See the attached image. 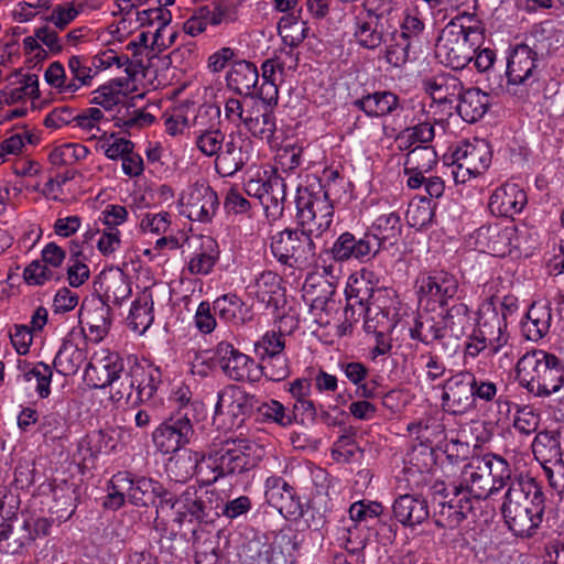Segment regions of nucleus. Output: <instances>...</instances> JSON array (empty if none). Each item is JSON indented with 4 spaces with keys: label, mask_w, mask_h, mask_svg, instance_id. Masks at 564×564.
<instances>
[{
    "label": "nucleus",
    "mask_w": 564,
    "mask_h": 564,
    "mask_svg": "<svg viewBox=\"0 0 564 564\" xmlns=\"http://www.w3.org/2000/svg\"><path fill=\"white\" fill-rule=\"evenodd\" d=\"M52 492L53 505L50 507V513L59 523L65 522L72 518L76 510L78 487L74 482L63 480L52 487Z\"/></svg>",
    "instance_id": "obj_37"
},
{
    "label": "nucleus",
    "mask_w": 564,
    "mask_h": 564,
    "mask_svg": "<svg viewBox=\"0 0 564 564\" xmlns=\"http://www.w3.org/2000/svg\"><path fill=\"white\" fill-rule=\"evenodd\" d=\"M88 153L89 150L83 144L64 143L52 150L50 161L54 165H70L84 160Z\"/></svg>",
    "instance_id": "obj_60"
},
{
    "label": "nucleus",
    "mask_w": 564,
    "mask_h": 564,
    "mask_svg": "<svg viewBox=\"0 0 564 564\" xmlns=\"http://www.w3.org/2000/svg\"><path fill=\"white\" fill-rule=\"evenodd\" d=\"M265 499L285 519L297 520L303 517V506L295 488L282 477L270 476L267 478Z\"/></svg>",
    "instance_id": "obj_16"
},
{
    "label": "nucleus",
    "mask_w": 564,
    "mask_h": 564,
    "mask_svg": "<svg viewBox=\"0 0 564 564\" xmlns=\"http://www.w3.org/2000/svg\"><path fill=\"white\" fill-rule=\"evenodd\" d=\"M455 447L467 449V445L459 441H451L445 445L444 452L449 463L454 464L455 482L462 485V491L470 499H488L505 488L512 478L509 463L501 456L486 454L473 457L463 467L456 466L458 454ZM447 466H451L448 464Z\"/></svg>",
    "instance_id": "obj_1"
},
{
    "label": "nucleus",
    "mask_w": 564,
    "mask_h": 564,
    "mask_svg": "<svg viewBox=\"0 0 564 564\" xmlns=\"http://www.w3.org/2000/svg\"><path fill=\"white\" fill-rule=\"evenodd\" d=\"M528 203L527 193L513 183H506L494 191L488 207L497 217H513Z\"/></svg>",
    "instance_id": "obj_26"
},
{
    "label": "nucleus",
    "mask_w": 564,
    "mask_h": 564,
    "mask_svg": "<svg viewBox=\"0 0 564 564\" xmlns=\"http://www.w3.org/2000/svg\"><path fill=\"white\" fill-rule=\"evenodd\" d=\"M321 286H323L324 292L321 295L313 296L312 293H308L307 304L310 305L311 313L314 315L315 319L321 323H328L324 321V315L328 316L329 311L333 308L335 301L332 300V295L335 293L333 285L327 281L322 279Z\"/></svg>",
    "instance_id": "obj_58"
},
{
    "label": "nucleus",
    "mask_w": 564,
    "mask_h": 564,
    "mask_svg": "<svg viewBox=\"0 0 564 564\" xmlns=\"http://www.w3.org/2000/svg\"><path fill=\"white\" fill-rule=\"evenodd\" d=\"M501 505L509 530L518 536H532L542 522L545 497L542 486L529 475L512 477Z\"/></svg>",
    "instance_id": "obj_2"
},
{
    "label": "nucleus",
    "mask_w": 564,
    "mask_h": 564,
    "mask_svg": "<svg viewBox=\"0 0 564 564\" xmlns=\"http://www.w3.org/2000/svg\"><path fill=\"white\" fill-rule=\"evenodd\" d=\"M352 105L369 118L395 116L403 110V101L390 90H377L356 99Z\"/></svg>",
    "instance_id": "obj_28"
},
{
    "label": "nucleus",
    "mask_w": 564,
    "mask_h": 564,
    "mask_svg": "<svg viewBox=\"0 0 564 564\" xmlns=\"http://www.w3.org/2000/svg\"><path fill=\"white\" fill-rule=\"evenodd\" d=\"M268 186L269 189L259 203L264 208L267 217L276 220L283 215L286 184L280 175L274 173L268 177Z\"/></svg>",
    "instance_id": "obj_44"
},
{
    "label": "nucleus",
    "mask_w": 564,
    "mask_h": 564,
    "mask_svg": "<svg viewBox=\"0 0 564 564\" xmlns=\"http://www.w3.org/2000/svg\"><path fill=\"white\" fill-rule=\"evenodd\" d=\"M281 278L272 272H262L254 281L253 284L249 285L250 293L253 294L259 302L267 305H276L274 295L280 291Z\"/></svg>",
    "instance_id": "obj_51"
},
{
    "label": "nucleus",
    "mask_w": 564,
    "mask_h": 564,
    "mask_svg": "<svg viewBox=\"0 0 564 564\" xmlns=\"http://www.w3.org/2000/svg\"><path fill=\"white\" fill-rule=\"evenodd\" d=\"M479 37L480 34L477 29L466 28L451 21L437 37L435 44L436 56L447 66L454 69H463L473 61Z\"/></svg>",
    "instance_id": "obj_8"
},
{
    "label": "nucleus",
    "mask_w": 564,
    "mask_h": 564,
    "mask_svg": "<svg viewBox=\"0 0 564 564\" xmlns=\"http://www.w3.org/2000/svg\"><path fill=\"white\" fill-rule=\"evenodd\" d=\"M532 452L542 466L562 458L560 433L556 431L539 432L532 442Z\"/></svg>",
    "instance_id": "obj_46"
},
{
    "label": "nucleus",
    "mask_w": 564,
    "mask_h": 564,
    "mask_svg": "<svg viewBox=\"0 0 564 564\" xmlns=\"http://www.w3.org/2000/svg\"><path fill=\"white\" fill-rule=\"evenodd\" d=\"M285 348L284 335L281 332H267L256 344V354L264 360L265 357L283 354Z\"/></svg>",
    "instance_id": "obj_62"
},
{
    "label": "nucleus",
    "mask_w": 564,
    "mask_h": 564,
    "mask_svg": "<svg viewBox=\"0 0 564 564\" xmlns=\"http://www.w3.org/2000/svg\"><path fill=\"white\" fill-rule=\"evenodd\" d=\"M85 351L77 347L70 339H64L59 347L54 366L59 368V372L64 375L75 373L85 361Z\"/></svg>",
    "instance_id": "obj_50"
},
{
    "label": "nucleus",
    "mask_w": 564,
    "mask_h": 564,
    "mask_svg": "<svg viewBox=\"0 0 564 564\" xmlns=\"http://www.w3.org/2000/svg\"><path fill=\"white\" fill-rule=\"evenodd\" d=\"M12 502H15L13 495L3 496L0 500V518L10 521L0 527V552L6 554H17L29 544V535H25L21 524L12 523L13 519L17 521L15 510L18 509Z\"/></svg>",
    "instance_id": "obj_20"
},
{
    "label": "nucleus",
    "mask_w": 564,
    "mask_h": 564,
    "mask_svg": "<svg viewBox=\"0 0 564 564\" xmlns=\"http://www.w3.org/2000/svg\"><path fill=\"white\" fill-rule=\"evenodd\" d=\"M370 238L378 243V252L388 246H394L402 231L401 218L397 213L379 216L366 230Z\"/></svg>",
    "instance_id": "obj_38"
},
{
    "label": "nucleus",
    "mask_w": 564,
    "mask_h": 564,
    "mask_svg": "<svg viewBox=\"0 0 564 564\" xmlns=\"http://www.w3.org/2000/svg\"><path fill=\"white\" fill-rule=\"evenodd\" d=\"M307 28L300 21V14H286L278 23V32L283 43L290 47L288 55L292 56L293 48L297 47L305 39Z\"/></svg>",
    "instance_id": "obj_47"
},
{
    "label": "nucleus",
    "mask_w": 564,
    "mask_h": 564,
    "mask_svg": "<svg viewBox=\"0 0 564 564\" xmlns=\"http://www.w3.org/2000/svg\"><path fill=\"white\" fill-rule=\"evenodd\" d=\"M552 308L549 303L534 302L527 312L525 319L521 322V332L525 339L539 341L550 330Z\"/></svg>",
    "instance_id": "obj_35"
},
{
    "label": "nucleus",
    "mask_w": 564,
    "mask_h": 564,
    "mask_svg": "<svg viewBox=\"0 0 564 564\" xmlns=\"http://www.w3.org/2000/svg\"><path fill=\"white\" fill-rule=\"evenodd\" d=\"M435 501L433 518L436 527L454 530L473 511V501L462 491V485L455 482L454 464L444 467V478L431 487Z\"/></svg>",
    "instance_id": "obj_6"
},
{
    "label": "nucleus",
    "mask_w": 564,
    "mask_h": 564,
    "mask_svg": "<svg viewBox=\"0 0 564 564\" xmlns=\"http://www.w3.org/2000/svg\"><path fill=\"white\" fill-rule=\"evenodd\" d=\"M377 17L359 12L355 17L352 36L357 44L367 50H376L384 42L386 23Z\"/></svg>",
    "instance_id": "obj_34"
},
{
    "label": "nucleus",
    "mask_w": 564,
    "mask_h": 564,
    "mask_svg": "<svg viewBox=\"0 0 564 564\" xmlns=\"http://www.w3.org/2000/svg\"><path fill=\"white\" fill-rule=\"evenodd\" d=\"M514 236V226L499 224L481 226L473 234L476 248L495 257H505L511 252Z\"/></svg>",
    "instance_id": "obj_21"
},
{
    "label": "nucleus",
    "mask_w": 564,
    "mask_h": 564,
    "mask_svg": "<svg viewBox=\"0 0 564 564\" xmlns=\"http://www.w3.org/2000/svg\"><path fill=\"white\" fill-rule=\"evenodd\" d=\"M96 297L101 299L109 307L120 306L131 295V285L127 274L122 270L104 273L95 283Z\"/></svg>",
    "instance_id": "obj_32"
},
{
    "label": "nucleus",
    "mask_w": 564,
    "mask_h": 564,
    "mask_svg": "<svg viewBox=\"0 0 564 564\" xmlns=\"http://www.w3.org/2000/svg\"><path fill=\"white\" fill-rule=\"evenodd\" d=\"M240 3L241 0H219L195 10L207 29L237 20Z\"/></svg>",
    "instance_id": "obj_42"
},
{
    "label": "nucleus",
    "mask_w": 564,
    "mask_h": 564,
    "mask_svg": "<svg viewBox=\"0 0 564 564\" xmlns=\"http://www.w3.org/2000/svg\"><path fill=\"white\" fill-rule=\"evenodd\" d=\"M295 204L297 221L302 228L315 237L322 236L329 229L334 207L328 193L321 185L316 192L308 187H299Z\"/></svg>",
    "instance_id": "obj_9"
},
{
    "label": "nucleus",
    "mask_w": 564,
    "mask_h": 564,
    "mask_svg": "<svg viewBox=\"0 0 564 564\" xmlns=\"http://www.w3.org/2000/svg\"><path fill=\"white\" fill-rule=\"evenodd\" d=\"M180 509L185 510L197 522H207L206 502L198 496L195 486H188L178 497Z\"/></svg>",
    "instance_id": "obj_57"
},
{
    "label": "nucleus",
    "mask_w": 564,
    "mask_h": 564,
    "mask_svg": "<svg viewBox=\"0 0 564 564\" xmlns=\"http://www.w3.org/2000/svg\"><path fill=\"white\" fill-rule=\"evenodd\" d=\"M419 282V301L425 310L434 311L435 306L444 310L454 300H459V282L451 272L435 270L422 276Z\"/></svg>",
    "instance_id": "obj_11"
},
{
    "label": "nucleus",
    "mask_w": 564,
    "mask_h": 564,
    "mask_svg": "<svg viewBox=\"0 0 564 564\" xmlns=\"http://www.w3.org/2000/svg\"><path fill=\"white\" fill-rule=\"evenodd\" d=\"M435 137L433 123L429 121L420 122L409 127L397 135V142L401 151L409 150L415 143H429Z\"/></svg>",
    "instance_id": "obj_52"
},
{
    "label": "nucleus",
    "mask_w": 564,
    "mask_h": 564,
    "mask_svg": "<svg viewBox=\"0 0 564 564\" xmlns=\"http://www.w3.org/2000/svg\"><path fill=\"white\" fill-rule=\"evenodd\" d=\"M23 279L29 285L40 286L48 281L57 280L58 276L53 269L36 259L24 268Z\"/></svg>",
    "instance_id": "obj_64"
},
{
    "label": "nucleus",
    "mask_w": 564,
    "mask_h": 564,
    "mask_svg": "<svg viewBox=\"0 0 564 564\" xmlns=\"http://www.w3.org/2000/svg\"><path fill=\"white\" fill-rule=\"evenodd\" d=\"M476 328L491 344V354L503 352L508 356L512 352V348L507 346L508 335L506 333L507 325L503 317H499L498 311H489L480 313L476 317Z\"/></svg>",
    "instance_id": "obj_30"
},
{
    "label": "nucleus",
    "mask_w": 564,
    "mask_h": 564,
    "mask_svg": "<svg viewBox=\"0 0 564 564\" xmlns=\"http://www.w3.org/2000/svg\"><path fill=\"white\" fill-rule=\"evenodd\" d=\"M355 431L350 427L334 443L332 448V457L337 463L347 464L362 456V451L355 438Z\"/></svg>",
    "instance_id": "obj_55"
},
{
    "label": "nucleus",
    "mask_w": 564,
    "mask_h": 564,
    "mask_svg": "<svg viewBox=\"0 0 564 564\" xmlns=\"http://www.w3.org/2000/svg\"><path fill=\"white\" fill-rule=\"evenodd\" d=\"M153 294L151 288H144L132 302L127 322L129 327L143 334L153 323Z\"/></svg>",
    "instance_id": "obj_41"
},
{
    "label": "nucleus",
    "mask_w": 564,
    "mask_h": 564,
    "mask_svg": "<svg viewBox=\"0 0 564 564\" xmlns=\"http://www.w3.org/2000/svg\"><path fill=\"white\" fill-rule=\"evenodd\" d=\"M259 80L257 66L248 61L235 62L227 75V85L239 95L250 97Z\"/></svg>",
    "instance_id": "obj_40"
},
{
    "label": "nucleus",
    "mask_w": 564,
    "mask_h": 564,
    "mask_svg": "<svg viewBox=\"0 0 564 564\" xmlns=\"http://www.w3.org/2000/svg\"><path fill=\"white\" fill-rule=\"evenodd\" d=\"M313 235L301 229H284L271 238V251L283 264L303 268L311 264L315 258Z\"/></svg>",
    "instance_id": "obj_10"
},
{
    "label": "nucleus",
    "mask_w": 564,
    "mask_h": 564,
    "mask_svg": "<svg viewBox=\"0 0 564 564\" xmlns=\"http://www.w3.org/2000/svg\"><path fill=\"white\" fill-rule=\"evenodd\" d=\"M438 162L436 151L431 145H417L409 149L404 162V173L409 176L406 184L411 189L421 188L424 175L431 172Z\"/></svg>",
    "instance_id": "obj_25"
},
{
    "label": "nucleus",
    "mask_w": 564,
    "mask_h": 564,
    "mask_svg": "<svg viewBox=\"0 0 564 564\" xmlns=\"http://www.w3.org/2000/svg\"><path fill=\"white\" fill-rule=\"evenodd\" d=\"M181 215L192 221L209 223L219 207L217 193L204 183H195L180 198Z\"/></svg>",
    "instance_id": "obj_14"
},
{
    "label": "nucleus",
    "mask_w": 564,
    "mask_h": 564,
    "mask_svg": "<svg viewBox=\"0 0 564 564\" xmlns=\"http://www.w3.org/2000/svg\"><path fill=\"white\" fill-rule=\"evenodd\" d=\"M392 513L403 527L413 528L429 519L430 509L427 500L422 495L404 494L394 499Z\"/></svg>",
    "instance_id": "obj_29"
},
{
    "label": "nucleus",
    "mask_w": 564,
    "mask_h": 564,
    "mask_svg": "<svg viewBox=\"0 0 564 564\" xmlns=\"http://www.w3.org/2000/svg\"><path fill=\"white\" fill-rule=\"evenodd\" d=\"M68 68L73 75V78L68 80L66 91L74 93L82 86H89L94 78L91 66L87 64V58L83 56L73 55L68 59Z\"/></svg>",
    "instance_id": "obj_56"
},
{
    "label": "nucleus",
    "mask_w": 564,
    "mask_h": 564,
    "mask_svg": "<svg viewBox=\"0 0 564 564\" xmlns=\"http://www.w3.org/2000/svg\"><path fill=\"white\" fill-rule=\"evenodd\" d=\"M454 162H462L467 170L482 174L491 163V151L488 143L481 139L460 142L453 151Z\"/></svg>",
    "instance_id": "obj_33"
},
{
    "label": "nucleus",
    "mask_w": 564,
    "mask_h": 564,
    "mask_svg": "<svg viewBox=\"0 0 564 564\" xmlns=\"http://www.w3.org/2000/svg\"><path fill=\"white\" fill-rule=\"evenodd\" d=\"M194 433L188 412L176 411L153 431L152 440L159 452L172 454L187 445Z\"/></svg>",
    "instance_id": "obj_13"
},
{
    "label": "nucleus",
    "mask_w": 564,
    "mask_h": 564,
    "mask_svg": "<svg viewBox=\"0 0 564 564\" xmlns=\"http://www.w3.org/2000/svg\"><path fill=\"white\" fill-rule=\"evenodd\" d=\"M160 383V371L137 360L129 362L109 384V399L115 404L137 406L153 398Z\"/></svg>",
    "instance_id": "obj_7"
},
{
    "label": "nucleus",
    "mask_w": 564,
    "mask_h": 564,
    "mask_svg": "<svg viewBox=\"0 0 564 564\" xmlns=\"http://www.w3.org/2000/svg\"><path fill=\"white\" fill-rule=\"evenodd\" d=\"M242 306V301L235 294H225L213 302L215 315L225 322L236 324L243 322V318L239 315Z\"/></svg>",
    "instance_id": "obj_59"
},
{
    "label": "nucleus",
    "mask_w": 564,
    "mask_h": 564,
    "mask_svg": "<svg viewBox=\"0 0 564 564\" xmlns=\"http://www.w3.org/2000/svg\"><path fill=\"white\" fill-rule=\"evenodd\" d=\"M263 362L261 371L268 380L279 382L289 377V360L284 354L265 357Z\"/></svg>",
    "instance_id": "obj_63"
},
{
    "label": "nucleus",
    "mask_w": 564,
    "mask_h": 564,
    "mask_svg": "<svg viewBox=\"0 0 564 564\" xmlns=\"http://www.w3.org/2000/svg\"><path fill=\"white\" fill-rule=\"evenodd\" d=\"M442 406L455 415L465 414L477 408L473 398L470 371H459L451 376L442 386Z\"/></svg>",
    "instance_id": "obj_15"
},
{
    "label": "nucleus",
    "mask_w": 564,
    "mask_h": 564,
    "mask_svg": "<svg viewBox=\"0 0 564 564\" xmlns=\"http://www.w3.org/2000/svg\"><path fill=\"white\" fill-rule=\"evenodd\" d=\"M367 528V524L354 523L341 530L343 536L340 539L344 542V546L349 554L356 555L357 564H365L366 562L364 550L369 540Z\"/></svg>",
    "instance_id": "obj_48"
},
{
    "label": "nucleus",
    "mask_w": 564,
    "mask_h": 564,
    "mask_svg": "<svg viewBox=\"0 0 564 564\" xmlns=\"http://www.w3.org/2000/svg\"><path fill=\"white\" fill-rule=\"evenodd\" d=\"M393 292L388 289H373L370 283L364 279H355L348 283L346 289L347 305L345 308L346 319L354 318L356 307L361 312L371 303L393 302Z\"/></svg>",
    "instance_id": "obj_23"
},
{
    "label": "nucleus",
    "mask_w": 564,
    "mask_h": 564,
    "mask_svg": "<svg viewBox=\"0 0 564 564\" xmlns=\"http://www.w3.org/2000/svg\"><path fill=\"white\" fill-rule=\"evenodd\" d=\"M475 324L476 317L469 306L457 302L442 310L437 316L420 313L410 328V337L427 346L440 344L447 348L452 345L455 349L474 329Z\"/></svg>",
    "instance_id": "obj_3"
},
{
    "label": "nucleus",
    "mask_w": 564,
    "mask_h": 564,
    "mask_svg": "<svg viewBox=\"0 0 564 564\" xmlns=\"http://www.w3.org/2000/svg\"><path fill=\"white\" fill-rule=\"evenodd\" d=\"M262 455V448L246 438H226L215 442L205 452L203 465L206 485L215 484L218 479L241 475L254 469Z\"/></svg>",
    "instance_id": "obj_4"
},
{
    "label": "nucleus",
    "mask_w": 564,
    "mask_h": 564,
    "mask_svg": "<svg viewBox=\"0 0 564 564\" xmlns=\"http://www.w3.org/2000/svg\"><path fill=\"white\" fill-rule=\"evenodd\" d=\"M243 124L254 138L268 143L272 142L276 129L272 110L265 109L264 112L256 116H253L252 110H247Z\"/></svg>",
    "instance_id": "obj_49"
},
{
    "label": "nucleus",
    "mask_w": 564,
    "mask_h": 564,
    "mask_svg": "<svg viewBox=\"0 0 564 564\" xmlns=\"http://www.w3.org/2000/svg\"><path fill=\"white\" fill-rule=\"evenodd\" d=\"M123 368H126L124 360L118 352L101 349L91 357L85 375L91 388L105 389L107 384L118 378Z\"/></svg>",
    "instance_id": "obj_19"
},
{
    "label": "nucleus",
    "mask_w": 564,
    "mask_h": 564,
    "mask_svg": "<svg viewBox=\"0 0 564 564\" xmlns=\"http://www.w3.org/2000/svg\"><path fill=\"white\" fill-rule=\"evenodd\" d=\"M491 102L489 94L477 87H471L459 93L457 111L466 122H476L488 111Z\"/></svg>",
    "instance_id": "obj_39"
},
{
    "label": "nucleus",
    "mask_w": 564,
    "mask_h": 564,
    "mask_svg": "<svg viewBox=\"0 0 564 564\" xmlns=\"http://www.w3.org/2000/svg\"><path fill=\"white\" fill-rule=\"evenodd\" d=\"M214 359L223 372L235 381L252 380L251 368L258 367L253 359L228 341L218 343Z\"/></svg>",
    "instance_id": "obj_22"
},
{
    "label": "nucleus",
    "mask_w": 564,
    "mask_h": 564,
    "mask_svg": "<svg viewBox=\"0 0 564 564\" xmlns=\"http://www.w3.org/2000/svg\"><path fill=\"white\" fill-rule=\"evenodd\" d=\"M205 460V452L184 451L170 458L169 475L177 482H184L197 476L206 485V475L203 473V465L206 466Z\"/></svg>",
    "instance_id": "obj_31"
},
{
    "label": "nucleus",
    "mask_w": 564,
    "mask_h": 564,
    "mask_svg": "<svg viewBox=\"0 0 564 564\" xmlns=\"http://www.w3.org/2000/svg\"><path fill=\"white\" fill-rule=\"evenodd\" d=\"M258 400L237 386H228L218 392L215 414L232 417V425L240 426L256 411Z\"/></svg>",
    "instance_id": "obj_18"
},
{
    "label": "nucleus",
    "mask_w": 564,
    "mask_h": 564,
    "mask_svg": "<svg viewBox=\"0 0 564 564\" xmlns=\"http://www.w3.org/2000/svg\"><path fill=\"white\" fill-rule=\"evenodd\" d=\"M538 53L527 44H518L508 57L507 63V91L519 95L520 98L528 96L527 89L536 77Z\"/></svg>",
    "instance_id": "obj_12"
},
{
    "label": "nucleus",
    "mask_w": 564,
    "mask_h": 564,
    "mask_svg": "<svg viewBox=\"0 0 564 564\" xmlns=\"http://www.w3.org/2000/svg\"><path fill=\"white\" fill-rule=\"evenodd\" d=\"M330 253L333 259L338 262L349 260L367 262L378 254V243L369 237L367 231L358 237L345 231L333 243Z\"/></svg>",
    "instance_id": "obj_17"
},
{
    "label": "nucleus",
    "mask_w": 564,
    "mask_h": 564,
    "mask_svg": "<svg viewBox=\"0 0 564 564\" xmlns=\"http://www.w3.org/2000/svg\"><path fill=\"white\" fill-rule=\"evenodd\" d=\"M249 161V154L242 144L234 139L225 143V150L220 151L215 160V169L223 177L232 176Z\"/></svg>",
    "instance_id": "obj_43"
},
{
    "label": "nucleus",
    "mask_w": 564,
    "mask_h": 564,
    "mask_svg": "<svg viewBox=\"0 0 564 564\" xmlns=\"http://www.w3.org/2000/svg\"><path fill=\"white\" fill-rule=\"evenodd\" d=\"M111 307L96 296L86 297L79 310V323L85 324L95 341H100L111 326Z\"/></svg>",
    "instance_id": "obj_24"
},
{
    "label": "nucleus",
    "mask_w": 564,
    "mask_h": 564,
    "mask_svg": "<svg viewBox=\"0 0 564 564\" xmlns=\"http://www.w3.org/2000/svg\"><path fill=\"white\" fill-rule=\"evenodd\" d=\"M358 316L364 317V329L382 338L397 325V310L393 302H378L366 306Z\"/></svg>",
    "instance_id": "obj_27"
},
{
    "label": "nucleus",
    "mask_w": 564,
    "mask_h": 564,
    "mask_svg": "<svg viewBox=\"0 0 564 564\" xmlns=\"http://www.w3.org/2000/svg\"><path fill=\"white\" fill-rule=\"evenodd\" d=\"M87 7H89L88 0H73L65 4H57L45 21L53 23L58 30H65Z\"/></svg>",
    "instance_id": "obj_53"
},
{
    "label": "nucleus",
    "mask_w": 564,
    "mask_h": 564,
    "mask_svg": "<svg viewBox=\"0 0 564 564\" xmlns=\"http://www.w3.org/2000/svg\"><path fill=\"white\" fill-rule=\"evenodd\" d=\"M256 420L261 423L276 424L286 429L296 422V414L290 412L280 401L270 399L269 401L257 403Z\"/></svg>",
    "instance_id": "obj_45"
},
{
    "label": "nucleus",
    "mask_w": 564,
    "mask_h": 564,
    "mask_svg": "<svg viewBox=\"0 0 564 564\" xmlns=\"http://www.w3.org/2000/svg\"><path fill=\"white\" fill-rule=\"evenodd\" d=\"M435 204L426 196L413 198L406 210V219L411 227L423 228L432 223Z\"/></svg>",
    "instance_id": "obj_54"
},
{
    "label": "nucleus",
    "mask_w": 564,
    "mask_h": 564,
    "mask_svg": "<svg viewBox=\"0 0 564 564\" xmlns=\"http://www.w3.org/2000/svg\"><path fill=\"white\" fill-rule=\"evenodd\" d=\"M52 377V368L44 362H37L31 369L24 372V378L26 381L35 380V390L42 399L47 398L51 393Z\"/></svg>",
    "instance_id": "obj_61"
},
{
    "label": "nucleus",
    "mask_w": 564,
    "mask_h": 564,
    "mask_svg": "<svg viewBox=\"0 0 564 564\" xmlns=\"http://www.w3.org/2000/svg\"><path fill=\"white\" fill-rule=\"evenodd\" d=\"M118 481H126L129 485L127 497L128 500L138 507H147L156 501L160 482L148 477H132L130 474H118L115 476Z\"/></svg>",
    "instance_id": "obj_36"
},
{
    "label": "nucleus",
    "mask_w": 564,
    "mask_h": 564,
    "mask_svg": "<svg viewBox=\"0 0 564 564\" xmlns=\"http://www.w3.org/2000/svg\"><path fill=\"white\" fill-rule=\"evenodd\" d=\"M519 383L538 397H549L564 384V362L541 349L524 354L517 362Z\"/></svg>",
    "instance_id": "obj_5"
}]
</instances>
